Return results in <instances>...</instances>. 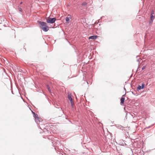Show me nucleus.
<instances>
[{
    "label": "nucleus",
    "instance_id": "8",
    "mask_svg": "<svg viewBox=\"0 0 155 155\" xmlns=\"http://www.w3.org/2000/svg\"><path fill=\"white\" fill-rule=\"evenodd\" d=\"M68 16L69 17H67L66 18V21L68 23V21L71 18V16L68 15Z\"/></svg>",
    "mask_w": 155,
    "mask_h": 155
},
{
    "label": "nucleus",
    "instance_id": "7",
    "mask_svg": "<svg viewBox=\"0 0 155 155\" xmlns=\"http://www.w3.org/2000/svg\"><path fill=\"white\" fill-rule=\"evenodd\" d=\"M32 113L33 114H34V117H35V120H38L39 119V117L38 116V115L37 114H36L35 113L32 111Z\"/></svg>",
    "mask_w": 155,
    "mask_h": 155
},
{
    "label": "nucleus",
    "instance_id": "12",
    "mask_svg": "<svg viewBox=\"0 0 155 155\" xmlns=\"http://www.w3.org/2000/svg\"><path fill=\"white\" fill-rule=\"evenodd\" d=\"M154 11H152V12H151V15H154Z\"/></svg>",
    "mask_w": 155,
    "mask_h": 155
},
{
    "label": "nucleus",
    "instance_id": "11",
    "mask_svg": "<svg viewBox=\"0 0 155 155\" xmlns=\"http://www.w3.org/2000/svg\"><path fill=\"white\" fill-rule=\"evenodd\" d=\"M47 88H48V91H49V92H50L51 93V90L50 89V87L48 85L47 86Z\"/></svg>",
    "mask_w": 155,
    "mask_h": 155
},
{
    "label": "nucleus",
    "instance_id": "6",
    "mask_svg": "<svg viewBox=\"0 0 155 155\" xmlns=\"http://www.w3.org/2000/svg\"><path fill=\"white\" fill-rule=\"evenodd\" d=\"M145 86V84H142V86H138L137 87V89L138 90H140L141 89H143Z\"/></svg>",
    "mask_w": 155,
    "mask_h": 155
},
{
    "label": "nucleus",
    "instance_id": "9",
    "mask_svg": "<svg viewBox=\"0 0 155 155\" xmlns=\"http://www.w3.org/2000/svg\"><path fill=\"white\" fill-rule=\"evenodd\" d=\"M155 16V14H154V15H151L150 16V19L151 20H153L154 19V17Z\"/></svg>",
    "mask_w": 155,
    "mask_h": 155
},
{
    "label": "nucleus",
    "instance_id": "4",
    "mask_svg": "<svg viewBox=\"0 0 155 155\" xmlns=\"http://www.w3.org/2000/svg\"><path fill=\"white\" fill-rule=\"evenodd\" d=\"M68 99L71 101V103L72 106H73L74 103L72 101V98L71 96L69 95L68 96Z\"/></svg>",
    "mask_w": 155,
    "mask_h": 155
},
{
    "label": "nucleus",
    "instance_id": "13",
    "mask_svg": "<svg viewBox=\"0 0 155 155\" xmlns=\"http://www.w3.org/2000/svg\"><path fill=\"white\" fill-rule=\"evenodd\" d=\"M87 4V3L86 2H84L83 3H82V5H86Z\"/></svg>",
    "mask_w": 155,
    "mask_h": 155
},
{
    "label": "nucleus",
    "instance_id": "3",
    "mask_svg": "<svg viewBox=\"0 0 155 155\" xmlns=\"http://www.w3.org/2000/svg\"><path fill=\"white\" fill-rule=\"evenodd\" d=\"M98 37L97 35L91 36L89 37V39H91L93 40L96 39Z\"/></svg>",
    "mask_w": 155,
    "mask_h": 155
},
{
    "label": "nucleus",
    "instance_id": "14",
    "mask_svg": "<svg viewBox=\"0 0 155 155\" xmlns=\"http://www.w3.org/2000/svg\"><path fill=\"white\" fill-rule=\"evenodd\" d=\"M145 66H143L142 68V70H143V69H145Z\"/></svg>",
    "mask_w": 155,
    "mask_h": 155
},
{
    "label": "nucleus",
    "instance_id": "10",
    "mask_svg": "<svg viewBox=\"0 0 155 155\" xmlns=\"http://www.w3.org/2000/svg\"><path fill=\"white\" fill-rule=\"evenodd\" d=\"M153 21V20L150 19V20L149 21V24H150V25L152 24Z\"/></svg>",
    "mask_w": 155,
    "mask_h": 155
},
{
    "label": "nucleus",
    "instance_id": "15",
    "mask_svg": "<svg viewBox=\"0 0 155 155\" xmlns=\"http://www.w3.org/2000/svg\"><path fill=\"white\" fill-rule=\"evenodd\" d=\"M22 2H21L20 3V4H22Z\"/></svg>",
    "mask_w": 155,
    "mask_h": 155
},
{
    "label": "nucleus",
    "instance_id": "2",
    "mask_svg": "<svg viewBox=\"0 0 155 155\" xmlns=\"http://www.w3.org/2000/svg\"><path fill=\"white\" fill-rule=\"evenodd\" d=\"M46 21L48 23L52 24L54 23L56 20V18H51L49 17L46 18Z\"/></svg>",
    "mask_w": 155,
    "mask_h": 155
},
{
    "label": "nucleus",
    "instance_id": "5",
    "mask_svg": "<svg viewBox=\"0 0 155 155\" xmlns=\"http://www.w3.org/2000/svg\"><path fill=\"white\" fill-rule=\"evenodd\" d=\"M125 100V98L123 97H122L120 98V104L121 105H123L124 102Z\"/></svg>",
    "mask_w": 155,
    "mask_h": 155
},
{
    "label": "nucleus",
    "instance_id": "1",
    "mask_svg": "<svg viewBox=\"0 0 155 155\" xmlns=\"http://www.w3.org/2000/svg\"><path fill=\"white\" fill-rule=\"evenodd\" d=\"M38 23L40 24V28L44 31L46 32L49 30V27L46 22L38 21Z\"/></svg>",
    "mask_w": 155,
    "mask_h": 155
}]
</instances>
